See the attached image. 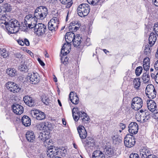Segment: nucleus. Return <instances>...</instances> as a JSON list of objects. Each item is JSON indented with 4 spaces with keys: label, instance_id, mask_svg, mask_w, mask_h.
<instances>
[{
    "label": "nucleus",
    "instance_id": "obj_1",
    "mask_svg": "<svg viewBox=\"0 0 158 158\" xmlns=\"http://www.w3.org/2000/svg\"><path fill=\"white\" fill-rule=\"evenodd\" d=\"M20 25L19 22L17 20L10 18L6 25V30L10 34L16 33L19 30Z\"/></svg>",
    "mask_w": 158,
    "mask_h": 158
},
{
    "label": "nucleus",
    "instance_id": "obj_2",
    "mask_svg": "<svg viewBox=\"0 0 158 158\" xmlns=\"http://www.w3.org/2000/svg\"><path fill=\"white\" fill-rule=\"evenodd\" d=\"M47 13L48 9L46 7L43 6H38L34 12V16L35 21L37 22L38 19H43L44 18V15L46 16Z\"/></svg>",
    "mask_w": 158,
    "mask_h": 158
},
{
    "label": "nucleus",
    "instance_id": "obj_3",
    "mask_svg": "<svg viewBox=\"0 0 158 158\" xmlns=\"http://www.w3.org/2000/svg\"><path fill=\"white\" fill-rule=\"evenodd\" d=\"M90 9L89 5L88 4H81L77 8V14L81 17L85 16L88 14Z\"/></svg>",
    "mask_w": 158,
    "mask_h": 158
},
{
    "label": "nucleus",
    "instance_id": "obj_4",
    "mask_svg": "<svg viewBox=\"0 0 158 158\" xmlns=\"http://www.w3.org/2000/svg\"><path fill=\"white\" fill-rule=\"evenodd\" d=\"M145 93L148 97L150 99L155 98L157 94L154 86L152 84L147 85L145 89Z\"/></svg>",
    "mask_w": 158,
    "mask_h": 158
},
{
    "label": "nucleus",
    "instance_id": "obj_5",
    "mask_svg": "<svg viewBox=\"0 0 158 158\" xmlns=\"http://www.w3.org/2000/svg\"><path fill=\"white\" fill-rule=\"evenodd\" d=\"M143 106V101L142 98L138 97L133 98L132 100L131 107L135 110L141 109Z\"/></svg>",
    "mask_w": 158,
    "mask_h": 158
},
{
    "label": "nucleus",
    "instance_id": "obj_6",
    "mask_svg": "<svg viewBox=\"0 0 158 158\" xmlns=\"http://www.w3.org/2000/svg\"><path fill=\"white\" fill-rule=\"evenodd\" d=\"M34 27V30L39 36L44 34L47 30L46 25L41 23L35 24Z\"/></svg>",
    "mask_w": 158,
    "mask_h": 158
},
{
    "label": "nucleus",
    "instance_id": "obj_7",
    "mask_svg": "<svg viewBox=\"0 0 158 158\" xmlns=\"http://www.w3.org/2000/svg\"><path fill=\"white\" fill-rule=\"evenodd\" d=\"M124 143L125 146L127 148L133 147L135 144V137L132 135L128 134L124 138Z\"/></svg>",
    "mask_w": 158,
    "mask_h": 158
},
{
    "label": "nucleus",
    "instance_id": "obj_8",
    "mask_svg": "<svg viewBox=\"0 0 158 158\" xmlns=\"http://www.w3.org/2000/svg\"><path fill=\"white\" fill-rule=\"evenodd\" d=\"M58 19L56 17L50 20L48 23V28L52 32L56 31L58 28Z\"/></svg>",
    "mask_w": 158,
    "mask_h": 158
},
{
    "label": "nucleus",
    "instance_id": "obj_9",
    "mask_svg": "<svg viewBox=\"0 0 158 158\" xmlns=\"http://www.w3.org/2000/svg\"><path fill=\"white\" fill-rule=\"evenodd\" d=\"M31 113L33 114L34 117L38 120H42L46 118V115L44 113L37 109H34L31 111Z\"/></svg>",
    "mask_w": 158,
    "mask_h": 158
},
{
    "label": "nucleus",
    "instance_id": "obj_10",
    "mask_svg": "<svg viewBox=\"0 0 158 158\" xmlns=\"http://www.w3.org/2000/svg\"><path fill=\"white\" fill-rule=\"evenodd\" d=\"M11 108L13 111L17 115H20L23 112V107L18 104H14Z\"/></svg>",
    "mask_w": 158,
    "mask_h": 158
},
{
    "label": "nucleus",
    "instance_id": "obj_11",
    "mask_svg": "<svg viewBox=\"0 0 158 158\" xmlns=\"http://www.w3.org/2000/svg\"><path fill=\"white\" fill-rule=\"evenodd\" d=\"M30 82L31 83L36 84L38 83L40 80L39 76L37 73L32 72L28 74Z\"/></svg>",
    "mask_w": 158,
    "mask_h": 158
},
{
    "label": "nucleus",
    "instance_id": "obj_12",
    "mask_svg": "<svg viewBox=\"0 0 158 158\" xmlns=\"http://www.w3.org/2000/svg\"><path fill=\"white\" fill-rule=\"evenodd\" d=\"M10 19V17L6 14L4 15H2L0 17V26L3 28L5 27L6 29V25H7L8 21Z\"/></svg>",
    "mask_w": 158,
    "mask_h": 158
},
{
    "label": "nucleus",
    "instance_id": "obj_13",
    "mask_svg": "<svg viewBox=\"0 0 158 158\" xmlns=\"http://www.w3.org/2000/svg\"><path fill=\"white\" fill-rule=\"evenodd\" d=\"M128 131L132 134H135L138 132V125L135 122H131L129 125Z\"/></svg>",
    "mask_w": 158,
    "mask_h": 158
},
{
    "label": "nucleus",
    "instance_id": "obj_14",
    "mask_svg": "<svg viewBox=\"0 0 158 158\" xmlns=\"http://www.w3.org/2000/svg\"><path fill=\"white\" fill-rule=\"evenodd\" d=\"M23 100L26 105L30 107L34 106L35 104L34 99L28 95L25 96L23 97Z\"/></svg>",
    "mask_w": 158,
    "mask_h": 158
},
{
    "label": "nucleus",
    "instance_id": "obj_15",
    "mask_svg": "<svg viewBox=\"0 0 158 158\" xmlns=\"http://www.w3.org/2000/svg\"><path fill=\"white\" fill-rule=\"evenodd\" d=\"M78 133L80 138L82 139H85L87 135V132L83 126H80L77 128Z\"/></svg>",
    "mask_w": 158,
    "mask_h": 158
},
{
    "label": "nucleus",
    "instance_id": "obj_16",
    "mask_svg": "<svg viewBox=\"0 0 158 158\" xmlns=\"http://www.w3.org/2000/svg\"><path fill=\"white\" fill-rule=\"evenodd\" d=\"M66 41L67 43L64 44L61 51V54H63L64 56L69 53L71 49L70 44L67 40Z\"/></svg>",
    "mask_w": 158,
    "mask_h": 158
},
{
    "label": "nucleus",
    "instance_id": "obj_17",
    "mask_svg": "<svg viewBox=\"0 0 158 158\" xmlns=\"http://www.w3.org/2000/svg\"><path fill=\"white\" fill-rule=\"evenodd\" d=\"M139 117L141 123L146 122L150 118L149 112L147 111L142 113L140 114Z\"/></svg>",
    "mask_w": 158,
    "mask_h": 158
},
{
    "label": "nucleus",
    "instance_id": "obj_18",
    "mask_svg": "<svg viewBox=\"0 0 158 158\" xmlns=\"http://www.w3.org/2000/svg\"><path fill=\"white\" fill-rule=\"evenodd\" d=\"M147 106L148 109L151 112L154 111L156 107V103L153 101L151 100H147Z\"/></svg>",
    "mask_w": 158,
    "mask_h": 158
},
{
    "label": "nucleus",
    "instance_id": "obj_19",
    "mask_svg": "<svg viewBox=\"0 0 158 158\" xmlns=\"http://www.w3.org/2000/svg\"><path fill=\"white\" fill-rule=\"evenodd\" d=\"M140 152L141 158H146L147 156L151 155L149 149L145 147L142 148L140 150Z\"/></svg>",
    "mask_w": 158,
    "mask_h": 158
},
{
    "label": "nucleus",
    "instance_id": "obj_20",
    "mask_svg": "<svg viewBox=\"0 0 158 158\" xmlns=\"http://www.w3.org/2000/svg\"><path fill=\"white\" fill-rule=\"evenodd\" d=\"M73 39V44L74 46L75 47H78L79 48L80 44L83 43V39L79 36L77 37L75 36Z\"/></svg>",
    "mask_w": 158,
    "mask_h": 158
},
{
    "label": "nucleus",
    "instance_id": "obj_21",
    "mask_svg": "<svg viewBox=\"0 0 158 158\" xmlns=\"http://www.w3.org/2000/svg\"><path fill=\"white\" fill-rule=\"evenodd\" d=\"M69 98L70 101L73 104H77L79 102V98L76 94H74L73 92H71L69 94Z\"/></svg>",
    "mask_w": 158,
    "mask_h": 158
},
{
    "label": "nucleus",
    "instance_id": "obj_22",
    "mask_svg": "<svg viewBox=\"0 0 158 158\" xmlns=\"http://www.w3.org/2000/svg\"><path fill=\"white\" fill-rule=\"evenodd\" d=\"M91 158H105V156L102 151L96 150L93 152Z\"/></svg>",
    "mask_w": 158,
    "mask_h": 158
},
{
    "label": "nucleus",
    "instance_id": "obj_23",
    "mask_svg": "<svg viewBox=\"0 0 158 158\" xmlns=\"http://www.w3.org/2000/svg\"><path fill=\"white\" fill-rule=\"evenodd\" d=\"M21 121L23 124L26 127H28L31 125V120L27 116H23L22 118Z\"/></svg>",
    "mask_w": 158,
    "mask_h": 158
},
{
    "label": "nucleus",
    "instance_id": "obj_24",
    "mask_svg": "<svg viewBox=\"0 0 158 158\" xmlns=\"http://www.w3.org/2000/svg\"><path fill=\"white\" fill-rule=\"evenodd\" d=\"M72 114L74 120L75 121H77L79 118H81L80 113L78 111L77 108H73L72 110Z\"/></svg>",
    "mask_w": 158,
    "mask_h": 158
},
{
    "label": "nucleus",
    "instance_id": "obj_25",
    "mask_svg": "<svg viewBox=\"0 0 158 158\" xmlns=\"http://www.w3.org/2000/svg\"><path fill=\"white\" fill-rule=\"evenodd\" d=\"M26 137L28 141L30 142H33L35 139V135L32 131L27 132Z\"/></svg>",
    "mask_w": 158,
    "mask_h": 158
},
{
    "label": "nucleus",
    "instance_id": "obj_26",
    "mask_svg": "<svg viewBox=\"0 0 158 158\" xmlns=\"http://www.w3.org/2000/svg\"><path fill=\"white\" fill-rule=\"evenodd\" d=\"M156 35L153 32H152L149 37V43L151 46H152L155 43L156 40Z\"/></svg>",
    "mask_w": 158,
    "mask_h": 158
},
{
    "label": "nucleus",
    "instance_id": "obj_27",
    "mask_svg": "<svg viewBox=\"0 0 158 158\" xmlns=\"http://www.w3.org/2000/svg\"><path fill=\"white\" fill-rule=\"evenodd\" d=\"M75 35L73 32H67L65 36V39L66 40L67 39L68 40V42H71V41L73 42L74 40L73 38H74Z\"/></svg>",
    "mask_w": 158,
    "mask_h": 158
},
{
    "label": "nucleus",
    "instance_id": "obj_28",
    "mask_svg": "<svg viewBox=\"0 0 158 158\" xmlns=\"http://www.w3.org/2000/svg\"><path fill=\"white\" fill-rule=\"evenodd\" d=\"M150 60L148 57H146L143 61V66L144 69L146 71H148L150 67Z\"/></svg>",
    "mask_w": 158,
    "mask_h": 158
},
{
    "label": "nucleus",
    "instance_id": "obj_29",
    "mask_svg": "<svg viewBox=\"0 0 158 158\" xmlns=\"http://www.w3.org/2000/svg\"><path fill=\"white\" fill-rule=\"evenodd\" d=\"M104 152L106 155L108 157H111L114 155V150L110 147L105 148Z\"/></svg>",
    "mask_w": 158,
    "mask_h": 158
},
{
    "label": "nucleus",
    "instance_id": "obj_30",
    "mask_svg": "<svg viewBox=\"0 0 158 158\" xmlns=\"http://www.w3.org/2000/svg\"><path fill=\"white\" fill-rule=\"evenodd\" d=\"M27 20L28 22L31 21H33V24L37 23V22L35 21V19L34 16H33V15L31 14L27 15H26L25 17L24 23L26 26H27Z\"/></svg>",
    "mask_w": 158,
    "mask_h": 158
},
{
    "label": "nucleus",
    "instance_id": "obj_31",
    "mask_svg": "<svg viewBox=\"0 0 158 158\" xmlns=\"http://www.w3.org/2000/svg\"><path fill=\"white\" fill-rule=\"evenodd\" d=\"M133 85L135 89L137 90H139L141 85L140 79L139 78L134 79L133 81Z\"/></svg>",
    "mask_w": 158,
    "mask_h": 158
},
{
    "label": "nucleus",
    "instance_id": "obj_32",
    "mask_svg": "<svg viewBox=\"0 0 158 158\" xmlns=\"http://www.w3.org/2000/svg\"><path fill=\"white\" fill-rule=\"evenodd\" d=\"M142 78L143 81V82L145 83H148L149 81L150 80V77L147 71H146L145 73H143Z\"/></svg>",
    "mask_w": 158,
    "mask_h": 158
},
{
    "label": "nucleus",
    "instance_id": "obj_33",
    "mask_svg": "<svg viewBox=\"0 0 158 158\" xmlns=\"http://www.w3.org/2000/svg\"><path fill=\"white\" fill-rule=\"evenodd\" d=\"M19 68L21 71H23L25 72L27 71L28 68L27 66L25 64V61L23 60L21 61Z\"/></svg>",
    "mask_w": 158,
    "mask_h": 158
},
{
    "label": "nucleus",
    "instance_id": "obj_34",
    "mask_svg": "<svg viewBox=\"0 0 158 158\" xmlns=\"http://www.w3.org/2000/svg\"><path fill=\"white\" fill-rule=\"evenodd\" d=\"M112 139L114 143L115 144L120 143L122 142V138L119 135H116L112 137Z\"/></svg>",
    "mask_w": 158,
    "mask_h": 158
},
{
    "label": "nucleus",
    "instance_id": "obj_35",
    "mask_svg": "<svg viewBox=\"0 0 158 158\" xmlns=\"http://www.w3.org/2000/svg\"><path fill=\"white\" fill-rule=\"evenodd\" d=\"M63 4L66 5V8H69L73 4V2L69 0H59Z\"/></svg>",
    "mask_w": 158,
    "mask_h": 158
},
{
    "label": "nucleus",
    "instance_id": "obj_36",
    "mask_svg": "<svg viewBox=\"0 0 158 158\" xmlns=\"http://www.w3.org/2000/svg\"><path fill=\"white\" fill-rule=\"evenodd\" d=\"M10 90V91L14 93H17L20 91H22L21 88L17 84L14 86Z\"/></svg>",
    "mask_w": 158,
    "mask_h": 158
},
{
    "label": "nucleus",
    "instance_id": "obj_37",
    "mask_svg": "<svg viewBox=\"0 0 158 158\" xmlns=\"http://www.w3.org/2000/svg\"><path fill=\"white\" fill-rule=\"evenodd\" d=\"M3 7L2 11L5 12H10L12 10V8L10 5L7 3L5 4L3 6Z\"/></svg>",
    "mask_w": 158,
    "mask_h": 158
},
{
    "label": "nucleus",
    "instance_id": "obj_38",
    "mask_svg": "<svg viewBox=\"0 0 158 158\" xmlns=\"http://www.w3.org/2000/svg\"><path fill=\"white\" fill-rule=\"evenodd\" d=\"M54 151L55 152H53L54 155L53 156H55H55L58 155V153L59 152H62L64 153H65V152H66V150H64V148H63V149H60V148H55V147L53 148V149Z\"/></svg>",
    "mask_w": 158,
    "mask_h": 158
},
{
    "label": "nucleus",
    "instance_id": "obj_39",
    "mask_svg": "<svg viewBox=\"0 0 158 158\" xmlns=\"http://www.w3.org/2000/svg\"><path fill=\"white\" fill-rule=\"evenodd\" d=\"M16 71L14 69H8L6 70L7 73L10 76L13 77L16 75Z\"/></svg>",
    "mask_w": 158,
    "mask_h": 158
},
{
    "label": "nucleus",
    "instance_id": "obj_40",
    "mask_svg": "<svg viewBox=\"0 0 158 158\" xmlns=\"http://www.w3.org/2000/svg\"><path fill=\"white\" fill-rule=\"evenodd\" d=\"M0 55H1L3 58H6L8 56V52L5 48H0Z\"/></svg>",
    "mask_w": 158,
    "mask_h": 158
},
{
    "label": "nucleus",
    "instance_id": "obj_41",
    "mask_svg": "<svg viewBox=\"0 0 158 158\" xmlns=\"http://www.w3.org/2000/svg\"><path fill=\"white\" fill-rule=\"evenodd\" d=\"M45 135L44 134L43 135V134L41 136H39L40 139L42 141H43L45 145H46V144L45 143H47L48 145H50V140L48 139H46V137H45Z\"/></svg>",
    "mask_w": 158,
    "mask_h": 158
},
{
    "label": "nucleus",
    "instance_id": "obj_42",
    "mask_svg": "<svg viewBox=\"0 0 158 158\" xmlns=\"http://www.w3.org/2000/svg\"><path fill=\"white\" fill-rule=\"evenodd\" d=\"M41 101L42 102L47 105L49 104V100L48 98L46 95H44L42 96Z\"/></svg>",
    "mask_w": 158,
    "mask_h": 158
},
{
    "label": "nucleus",
    "instance_id": "obj_43",
    "mask_svg": "<svg viewBox=\"0 0 158 158\" xmlns=\"http://www.w3.org/2000/svg\"><path fill=\"white\" fill-rule=\"evenodd\" d=\"M16 85V84L14 82L9 81L6 84V87L7 89L10 91V89H11V88H12V87Z\"/></svg>",
    "mask_w": 158,
    "mask_h": 158
},
{
    "label": "nucleus",
    "instance_id": "obj_44",
    "mask_svg": "<svg viewBox=\"0 0 158 158\" xmlns=\"http://www.w3.org/2000/svg\"><path fill=\"white\" fill-rule=\"evenodd\" d=\"M151 45L149 46L148 45L145 46V49H144V53L147 55H149L150 54L151 50L150 49Z\"/></svg>",
    "mask_w": 158,
    "mask_h": 158
},
{
    "label": "nucleus",
    "instance_id": "obj_45",
    "mask_svg": "<svg viewBox=\"0 0 158 158\" xmlns=\"http://www.w3.org/2000/svg\"><path fill=\"white\" fill-rule=\"evenodd\" d=\"M143 70V68L141 66H139L136 68L135 72L137 76H139L142 73Z\"/></svg>",
    "mask_w": 158,
    "mask_h": 158
},
{
    "label": "nucleus",
    "instance_id": "obj_46",
    "mask_svg": "<svg viewBox=\"0 0 158 158\" xmlns=\"http://www.w3.org/2000/svg\"><path fill=\"white\" fill-rule=\"evenodd\" d=\"M99 1L100 0H87L89 3L93 6H96L98 5Z\"/></svg>",
    "mask_w": 158,
    "mask_h": 158
},
{
    "label": "nucleus",
    "instance_id": "obj_47",
    "mask_svg": "<svg viewBox=\"0 0 158 158\" xmlns=\"http://www.w3.org/2000/svg\"><path fill=\"white\" fill-rule=\"evenodd\" d=\"M45 123H46V124H47V125L45 124V128L44 129L46 131L51 130L52 127L51 123L48 122H45Z\"/></svg>",
    "mask_w": 158,
    "mask_h": 158
},
{
    "label": "nucleus",
    "instance_id": "obj_48",
    "mask_svg": "<svg viewBox=\"0 0 158 158\" xmlns=\"http://www.w3.org/2000/svg\"><path fill=\"white\" fill-rule=\"evenodd\" d=\"M90 139H89V137L88 138L89 140H88L87 139H86L85 141V146L86 147V148L87 147H89V146H91L92 142L90 140H92V138L90 137Z\"/></svg>",
    "mask_w": 158,
    "mask_h": 158
},
{
    "label": "nucleus",
    "instance_id": "obj_49",
    "mask_svg": "<svg viewBox=\"0 0 158 158\" xmlns=\"http://www.w3.org/2000/svg\"><path fill=\"white\" fill-rule=\"evenodd\" d=\"M62 54L63 55V56L61 58V62L62 63L64 64H67L68 62V58L67 57V56H66V55H64V56L63 55V54Z\"/></svg>",
    "mask_w": 158,
    "mask_h": 158
},
{
    "label": "nucleus",
    "instance_id": "obj_50",
    "mask_svg": "<svg viewBox=\"0 0 158 158\" xmlns=\"http://www.w3.org/2000/svg\"><path fill=\"white\" fill-rule=\"evenodd\" d=\"M153 30L156 34L158 36V23L154 24Z\"/></svg>",
    "mask_w": 158,
    "mask_h": 158
},
{
    "label": "nucleus",
    "instance_id": "obj_51",
    "mask_svg": "<svg viewBox=\"0 0 158 158\" xmlns=\"http://www.w3.org/2000/svg\"><path fill=\"white\" fill-rule=\"evenodd\" d=\"M50 148H48L47 150V152L49 154H50V155H54L53 152H55L54 151L53 149V148L52 146L50 147Z\"/></svg>",
    "mask_w": 158,
    "mask_h": 158
},
{
    "label": "nucleus",
    "instance_id": "obj_52",
    "mask_svg": "<svg viewBox=\"0 0 158 158\" xmlns=\"http://www.w3.org/2000/svg\"><path fill=\"white\" fill-rule=\"evenodd\" d=\"M45 124H46V123H45V122L39 124V127L40 128V130H45L44 128H45Z\"/></svg>",
    "mask_w": 158,
    "mask_h": 158
},
{
    "label": "nucleus",
    "instance_id": "obj_53",
    "mask_svg": "<svg viewBox=\"0 0 158 158\" xmlns=\"http://www.w3.org/2000/svg\"><path fill=\"white\" fill-rule=\"evenodd\" d=\"M89 119V116L82 117L81 119L82 122L84 123H88Z\"/></svg>",
    "mask_w": 158,
    "mask_h": 158
},
{
    "label": "nucleus",
    "instance_id": "obj_54",
    "mask_svg": "<svg viewBox=\"0 0 158 158\" xmlns=\"http://www.w3.org/2000/svg\"><path fill=\"white\" fill-rule=\"evenodd\" d=\"M80 23L77 24V25L73 27V31H77L80 28Z\"/></svg>",
    "mask_w": 158,
    "mask_h": 158
},
{
    "label": "nucleus",
    "instance_id": "obj_55",
    "mask_svg": "<svg viewBox=\"0 0 158 158\" xmlns=\"http://www.w3.org/2000/svg\"><path fill=\"white\" fill-rule=\"evenodd\" d=\"M34 21H31V23H29L28 24V23L27 24L28 25L27 27L30 28H34V26H35V24H37V23H35V24H33Z\"/></svg>",
    "mask_w": 158,
    "mask_h": 158
},
{
    "label": "nucleus",
    "instance_id": "obj_56",
    "mask_svg": "<svg viewBox=\"0 0 158 158\" xmlns=\"http://www.w3.org/2000/svg\"><path fill=\"white\" fill-rule=\"evenodd\" d=\"M129 158H139V157L137 154L132 153L130 155Z\"/></svg>",
    "mask_w": 158,
    "mask_h": 158
},
{
    "label": "nucleus",
    "instance_id": "obj_57",
    "mask_svg": "<svg viewBox=\"0 0 158 158\" xmlns=\"http://www.w3.org/2000/svg\"><path fill=\"white\" fill-rule=\"evenodd\" d=\"M83 41L85 44L86 45L89 46L90 45V43H89L90 39L89 38H87L86 39L85 41V42H84V40Z\"/></svg>",
    "mask_w": 158,
    "mask_h": 158
},
{
    "label": "nucleus",
    "instance_id": "obj_58",
    "mask_svg": "<svg viewBox=\"0 0 158 158\" xmlns=\"http://www.w3.org/2000/svg\"><path fill=\"white\" fill-rule=\"evenodd\" d=\"M14 56L15 57H16L18 58H23V57H22V56L21 55L20 53H16L14 54Z\"/></svg>",
    "mask_w": 158,
    "mask_h": 158
},
{
    "label": "nucleus",
    "instance_id": "obj_59",
    "mask_svg": "<svg viewBox=\"0 0 158 158\" xmlns=\"http://www.w3.org/2000/svg\"><path fill=\"white\" fill-rule=\"evenodd\" d=\"M24 44L26 46H28L30 45L29 42L28 40L26 38L24 39Z\"/></svg>",
    "mask_w": 158,
    "mask_h": 158
},
{
    "label": "nucleus",
    "instance_id": "obj_60",
    "mask_svg": "<svg viewBox=\"0 0 158 158\" xmlns=\"http://www.w3.org/2000/svg\"><path fill=\"white\" fill-rule=\"evenodd\" d=\"M37 60L39 62L40 64L42 66H44L45 65L44 63V62L42 61L41 59L39 58H37Z\"/></svg>",
    "mask_w": 158,
    "mask_h": 158
},
{
    "label": "nucleus",
    "instance_id": "obj_61",
    "mask_svg": "<svg viewBox=\"0 0 158 158\" xmlns=\"http://www.w3.org/2000/svg\"><path fill=\"white\" fill-rule=\"evenodd\" d=\"M18 44L21 46H23L24 45V40H19L18 41Z\"/></svg>",
    "mask_w": 158,
    "mask_h": 158
},
{
    "label": "nucleus",
    "instance_id": "obj_62",
    "mask_svg": "<svg viewBox=\"0 0 158 158\" xmlns=\"http://www.w3.org/2000/svg\"><path fill=\"white\" fill-rule=\"evenodd\" d=\"M153 4L156 6H158V0H152Z\"/></svg>",
    "mask_w": 158,
    "mask_h": 158
},
{
    "label": "nucleus",
    "instance_id": "obj_63",
    "mask_svg": "<svg viewBox=\"0 0 158 158\" xmlns=\"http://www.w3.org/2000/svg\"><path fill=\"white\" fill-rule=\"evenodd\" d=\"M154 67L156 70L158 71V60L154 64Z\"/></svg>",
    "mask_w": 158,
    "mask_h": 158
},
{
    "label": "nucleus",
    "instance_id": "obj_64",
    "mask_svg": "<svg viewBox=\"0 0 158 158\" xmlns=\"http://www.w3.org/2000/svg\"><path fill=\"white\" fill-rule=\"evenodd\" d=\"M146 158H157V157L154 155L151 154L147 156Z\"/></svg>",
    "mask_w": 158,
    "mask_h": 158
}]
</instances>
